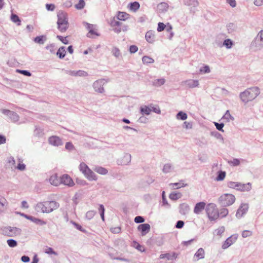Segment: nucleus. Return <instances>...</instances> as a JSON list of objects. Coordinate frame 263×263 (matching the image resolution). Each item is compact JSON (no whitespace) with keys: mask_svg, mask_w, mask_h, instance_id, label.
Instances as JSON below:
<instances>
[{"mask_svg":"<svg viewBox=\"0 0 263 263\" xmlns=\"http://www.w3.org/2000/svg\"><path fill=\"white\" fill-rule=\"evenodd\" d=\"M59 207V204L54 201H46L39 202L36 204L37 211L43 213H50Z\"/></svg>","mask_w":263,"mask_h":263,"instance_id":"obj_1","label":"nucleus"},{"mask_svg":"<svg viewBox=\"0 0 263 263\" xmlns=\"http://www.w3.org/2000/svg\"><path fill=\"white\" fill-rule=\"evenodd\" d=\"M259 93L257 87H252L246 90L240 94V97L242 102L245 103L254 100Z\"/></svg>","mask_w":263,"mask_h":263,"instance_id":"obj_2","label":"nucleus"},{"mask_svg":"<svg viewBox=\"0 0 263 263\" xmlns=\"http://www.w3.org/2000/svg\"><path fill=\"white\" fill-rule=\"evenodd\" d=\"M57 25L60 32H64L67 30L69 23L67 15L66 13L60 12L58 14Z\"/></svg>","mask_w":263,"mask_h":263,"instance_id":"obj_3","label":"nucleus"},{"mask_svg":"<svg viewBox=\"0 0 263 263\" xmlns=\"http://www.w3.org/2000/svg\"><path fill=\"white\" fill-rule=\"evenodd\" d=\"M79 169L88 180L96 181L97 180V176L85 163H80Z\"/></svg>","mask_w":263,"mask_h":263,"instance_id":"obj_4","label":"nucleus"},{"mask_svg":"<svg viewBox=\"0 0 263 263\" xmlns=\"http://www.w3.org/2000/svg\"><path fill=\"white\" fill-rule=\"evenodd\" d=\"M206 212L211 221L215 220L219 217V212L215 204H208L206 207Z\"/></svg>","mask_w":263,"mask_h":263,"instance_id":"obj_5","label":"nucleus"},{"mask_svg":"<svg viewBox=\"0 0 263 263\" xmlns=\"http://www.w3.org/2000/svg\"><path fill=\"white\" fill-rule=\"evenodd\" d=\"M220 203L224 206H229L232 204L235 200V196L231 194L222 195L219 199Z\"/></svg>","mask_w":263,"mask_h":263,"instance_id":"obj_6","label":"nucleus"},{"mask_svg":"<svg viewBox=\"0 0 263 263\" xmlns=\"http://www.w3.org/2000/svg\"><path fill=\"white\" fill-rule=\"evenodd\" d=\"M61 184L68 186H73L74 185V181L67 174H64L61 176Z\"/></svg>","mask_w":263,"mask_h":263,"instance_id":"obj_7","label":"nucleus"},{"mask_svg":"<svg viewBox=\"0 0 263 263\" xmlns=\"http://www.w3.org/2000/svg\"><path fill=\"white\" fill-rule=\"evenodd\" d=\"M85 26L88 30V33L87 35L88 37L93 38L99 35V34L97 32V30L94 25L86 23Z\"/></svg>","mask_w":263,"mask_h":263,"instance_id":"obj_8","label":"nucleus"},{"mask_svg":"<svg viewBox=\"0 0 263 263\" xmlns=\"http://www.w3.org/2000/svg\"><path fill=\"white\" fill-rule=\"evenodd\" d=\"M237 239V236L236 235H233L229 237L223 243L222 245V248L226 249L230 247L231 245L233 244Z\"/></svg>","mask_w":263,"mask_h":263,"instance_id":"obj_9","label":"nucleus"},{"mask_svg":"<svg viewBox=\"0 0 263 263\" xmlns=\"http://www.w3.org/2000/svg\"><path fill=\"white\" fill-rule=\"evenodd\" d=\"M49 143L53 146H58L62 144L61 139L58 136H53L49 138Z\"/></svg>","mask_w":263,"mask_h":263,"instance_id":"obj_10","label":"nucleus"},{"mask_svg":"<svg viewBox=\"0 0 263 263\" xmlns=\"http://www.w3.org/2000/svg\"><path fill=\"white\" fill-rule=\"evenodd\" d=\"M234 187L237 190L241 191H248L251 189V184L250 183L247 184H241L240 183H235Z\"/></svg>","mask_w":263,"mask_h":263,"instance_id":"obj_11","label":"nucleus"},{"mask_svg":"<svg viewBox=\"0 0 263 263\" xmlns=\"http://www.w3.org/2000/svg\"><path fill=\"white\" fill-rule=\"evenodd\" d=\"M104 82L103 80L96 81L93 83V88L96 91L102 93L104 91L103 85Z\"/></svg>","mask_w":263,"mask_h":263,"instance_id":"obj_12","label":"nucleus"},{"mask_svg":"<svg viewBox=\"0 0 263 263\" xmlns=\"http://www.w3.org/2000/svg\"><path fill=\"white\" fill-rule=\"evenodd\" d=\"M151 227L148 223L140 224L138 227V230L141 232L142 235H145L150 230Z\"/></svg>","mask_w":263,"mask_h":263,"instance_id":"obj_13","label":"nucleus"},{"mask_svg":"<svg viewBox=\"0 0 263 263\" xmlns=\"http://www.w3.org/2000/svg\"><path fill=\"white\" fill-rule=\"evenodd\" d=\"M49 181L51 185L58 186L61 184V177H59L57 174H54L50 177Z\"/></svg>","mask_w":263,"mask_h":263,"instance_id":"obj_14","label":"nucleus"},{"mask_svg":"<svg viewBox=\"0 0 263 263\" xmlns=\"http://www.w3.org/2000/svg\"><path fill=\"white\" fill-rule=\"evenodd\" d=\"M2 112L4 115L8 116L9 118V119L13 122H15V121H16L15 119L16 118V115L14 112L10 111L9 110H7V109H3L2 110Z\"/></svg>","mask_w":263,"mask_h":263,"instance_id":"obj_15","label":"nucleus"},{"mask_svg":"<svg viewBox=\"0 0 263 263\" xmlns=\"http://www.w3.org/2000/svg\"><path fill=\"white\" fill-rule=\"evenodd\" d=\"M6 166L12 171H15L16 169V166L15 165V161L13 157H10L8 158Z\"/></svg>","mask_w":263,"mask_h":263,"instance_id":"obj_16","label":"nucleus"},{"mask_svg":"<svg viewBox=\"0 0 263 263\" xmlns=\"http://www.w3.org/2000/svg\"><path fill=\"white\" fill-rule=\"evenodd\" d=\"M145 39L149 43H153L155 41V32L149 30L146 33Z\"/></svg>","mask_w":263,"mask_h":263,"instance_id":"obj_17","label":"nucleus"},{"mask_svg":"<svg viewBox=\"0 0 263 263\" xmlns=\"http://www.w3.org/2000/svg\"><path fill=\"white\" fill-rule=\"evenodd\" d=\"M129 17L130 15L125 12L118 11L117 14V18L120 21H125L128 20Z\"/></svg>","mask_w":263,"mask_h":263,"instance_id":"obj_18","label":"nucleus"},{"mask_svg":"<svg viewBox=\"0 0 263 263\" xmlns=\"http://www.w3.org/2000/svg\"><path fill=\"white\" fill-rule=\"evenodd\" d=\"M205 205L206 204L204 202L197 203L194 209V213L197 214H199L205 208Z\"/></svg>","mask_w":263,"mask_h":263,"instance_id":"obj_19","label":"nucleus"},{"mask_svg":"<svg viewBox=\"0 0 263 263\" xmlns=\"http://www.w3.org/2000/svg\"><path fill=\"white\" fill-rule=\"evenodd\" d=\"M178 256V254L175 252H173L172 254L170 253H166L163 254H161L160 255V258L161 259H164V258H167V260H173L177 258Z\"/></svg>","mask_w":263,"mask_h":263,"instance_id":"obj_20","label":"nucleus"},{"mask_svg":"<svg viewBox=\"0 0 263 263\" xmlns=\"http://www.w3.org/2000/svg\"><path fill=\"white\" fill-rule=\"evenodd\" d=\"M205 252L202 248L199 249L195 254L194 258L195 260L203 259L204 257Z\"/></svg>","mask_w":263,"mask_h":263,"instance_id":"obj_21","label":"nucleus"},{"mask_svg":"<svg viewBox=\"0 0 263 263\" xmlns=\"http://www.w3.org/2000/svg\"><path fill=\"white\" fill-rule=\"evenodd\" d=\"M94 171L101 175H106L108 173V170L101 166H97L94 168Z\"/></svg>","mask_w":263,"mask_h":263,"instance_id":"obj_22","label":"nucleus"},{"mask_svg":"<svg viewBox=\"0 0 263 263\" xmlns=\"http://www.w3.org/2000/svg\"><path fill=\"white\" fill-rule=\"evenodd\" d=\"M247 207L246 205L241 206L238 210L236 213V216L237 217H240L242 216V215L246 213L247 210Z\"/></svg>","mask_w":263,"mask_h":263,"instance_id":"obj_23","label":"nucleus"},{"mask_svg":"<svg viewBox=\"0 0 263 263\" xmlns=\"http://www.w3.org/2000/svg\"><path fill=\"white\" fill-rule=\"evenodd\" d=\"M16 232V228H12L10 227H7L5 228V233L6 234L9 236H12L13 234H15Z\"/></svg>","mask_w":263,"mask_h":263,"instance_id":"obj_24","label":"nucleus"},{"mask_svg":"<svg viewBox=\"0 0 263 263\" xmlns=\"http://www.w3.org/2000/svg\"><path fill=\"white\" fill-rule=\"evenodd\" d=\"M66 54V50L64 47H60L57 52V55L59 58L62 59L64 58Z\"/></svg>","mask_w":263,"mask_h":263,"instance_id":"obj_25","label":"nucleus"},{"mask_svg":"<svg viewBox=\"0 0 263 263\" xmlns=\"http://www.w3.org/2000/svg\"><path fill=\"white\" fill-rule=\"evenodd\" d=\"M186 85L189 87H195L197 86L199 84L198 81V80H190L186 82Z\"/></svg>","mask_w":263,"mask_h":263,"instance_id":"obj_26","label":"nucleus"},{"mask_svg":"<svg viewBox=\"0 0 263 263\" xmlns=\"http://www.w3.org/2000/svg\"><path fill=\"white\" fill-rule=\"evenodd\" d=\"M140 5L139 3L135 2L129 4V9L136 11L139 9Z\"/></svg>","mask_w":263,"mask_h":263,"instance_id":"obj_27","label":"nucleus"},{"mask_svg":"<svg viewBox=\"0 0 263 263\" xmlns=\"http://www.w3.org/2000/svg\"><path fill=\"white\" fill-rule=\"evenodd\" d=\"M142 62L145 64H152L154 62V60L148 56H144L142 58Z\"/></svg>","mask_w":263,"mask_h":263,"instance_id":"obj_28","label":"nucleus"},{"mask_svg":"<svg viewBox=\"0 0 263 263\" xmlns=\"http://www.w3.org/2000/svg\"><path fill=\"white\" fill-rule=\"evenodd\" d=\"M7 208L6 200L3 199L0 200V213L4 212Z\"/></svg>","mask_w":263,"mask_h":263,"instance_id":"obj_29","label":"nucleus"},{"mask_svg":"<svg viewBox=\"0 0 263 263\" xmlns=\"http://www.w3.org/2000/svg\"><path fill=\"white\" fill-rule=\"evenodd\" d=\"M151 111L152 109L146 106L141 108V111L143 115L145 114L148 115L151 113Z\"/></svg>","mask_w":263,"mask_h":263,"instance_id":"obj_30","label":"nucleus"},{"mask_svg":"<svg viewBox=\"0 0 263 263\" xmlns=\"http://www.w3.org/2000/svg\"><path fill=\"white\" fill-rule=\"evenodd\" d=\"M45 40V37L44 36H39L34 38V41L40 44H43L44 41Z\"/></svg>","mask_w":263,"mask_h":263,"instance_id":"obj_31","label":"nucleus"},{"mask_svg":"<svg viewBox=\"0 0 263 263\" xmlns=\"http://www.w3.org/2000/svg\"><path fill=\"white\" fill-rule=\"evenodd\" d=\"M133 246L141 252H144L145 250L144 247L140 245L139 243H138L136 241L133 242Z\"/></svg>","mask_w":263,"mask_h":263,"instance_id":"obj_32","label":"nucleus"},{"mask_svg":"<svg viewBox=\"0 0 263 263\" xmlns=\"http://www.w3.org/2000/svg\"><path fill=\"white\" fill-rule=\"evenodd\" d=\"M85 3L84 0H80L79 3L75 5V8L77 9L81 10L85 6Z\"/></svg>","mask_w":263,"mask_h":263,"instance_id":"obj_33","label":"nucleus"},{"mask_svg":"<svg viewBox=\"0 0 263 263\" xmlns=\"http://www.w3.org/2000/svg\"><path fill=\"white\" fill-rule=\"evenodd\" d=\"M184 4L188 6H196L198 5V2L196 0H184Z\"/></svg>","mask_w":263,"mask_h":263,"instance_id":"obj_34","label":"nucleus"},{"mask_svg":"<svg viewBox=\"0 0 263 263\" xmlns=\"http://www.w3.org/2000/svg\"><path fill=\"white\" fill-rule=\"evenodd\" d=\"M170 185L173 189H179L181 187L184 186L185 185L182 182L171 183Z\"/></svg>","mask_w":263,"mask_h":263,"instance_id":"obj_35","label":"nucleus"},{"mask_svg":"<svg viewBox=\"0 0 263 263\" xmlns=\"http://www.w3.org/2000/svg\"><path fill=\"white\" fill-rule=\"evenodd\" d=\"M228 210L226 208L221 209L219 212V216L221 217H224L228 214Z\"/></svg>","mask_w":263,"mask_h":263,"instance_id":"obj_36","label":"nucleus"},{"mask_svg":"<svg viewBox=\"0 0 263 263\" xmlns=\"http://www.w3.org/2000/svg\"><path fill=\"white\" fill-rule=\"evenodd\" d=\"M44 252L48 254L57 255V253L54 252L53 249L50 247H46L44 249Z\"/></svg>","mask_w":263,"mask_h":263,"instance_id":"obj_37","label":"nucleus"},{"mask_svg":"<svg viewBox=\"0 0 263 263\" xmlns=\"http://www.w3.org/2000/svg\"><path fill=\"white\" fill-rule=\"evenodd\" d=\"M99 211L100 213V215L103 221H104V211L105 209L102 204H100L99 208Z\"/></svg>","mask_w":263,"mask_h":263,"instance_id":"obj_38","label":"nucleus"},{"mask_svg":"<svg viewBox=\"0 0 263 263\" xmlns=\"http://www.w3.org/2000/svg\"><path fill=\"white\" fill-rule=\"evenodd\" d=\"M177 119H180L181 120H184L187 118V115L184 112L180 111L178 113L177 115Z\"/></svg>","mask_w":263,"mask_h":263,"instance_id":"obj_39","label":"nucleus"},{"mask_svg":"<svg viewBox=\"0 0 263 263\" xmlns=\"http://www.w3.org/2000/svg\"><path fill=\"white\" fill-rule=\"evenodd\" d=\"M165 83V80L164 79H160L155 80L154 82V85L156 86H159L163 85Z\"/></svg>","mask_w":263,"mask_h":263,"instance_id":"obj_40","label":"nucleus"},{"mask_svg":"<svg viewBox=\"0 0 263 263\" xmlns=\"http://www.w3.org/2000/svg\"><path fill=\"white\" fill-rule=\"evenodd\" d=\"M180 197H181V194L179 193H172L170 195V199H171L172 200H177V199H179Z\"/></svg>","mask_w":263,"mask_h":263,"instance_id":"obj_41","label":"nucleus"},{"mask_svg":"<svg viewBox=\"0 0 263 263\" xmlns=\"http://www.w3.org/2000/svg\"><path fill=\"white\" fill-rule=\"evenodd\" d=\"M96 212L94 211H89L86 214V217L87 219L90 220L92 219L95 215Z\"/></svg>","mask_w":263,"mask_h":263,"instance_id":"obj_42","label":"nucleus"},{"mask_svg":"<svg viewBox=\"0 0 263 263\" xmlns=\"http://www.w3.org/2000/svg\"><path fill=\"white\" fill-rule=\"evenodd\" d=\"M57 38H58L60 41H61L64 44H68L67 36L63 37L61 35H57Z\"/></svg>","mask_w":263,"mask_h":263,"instance_id":"obj_43","label":"nucleus"},{"mask_svg":"<svg viewBox=\"0 0 263 263\" xmlns=\"http://www.w3.org/2000/svg\"><path fill=\"white\" fill-rule=\"evenodd\" d=\"M226 177V173L224 172H219L216 180L218 181L222 180Z\"/></svg>","mask_w":263,"mask_h":263,"instance_id":"obj_44","label":"nucleus"},{"mask_svg":"<svg viewBox=\"0 0 263 263\" xmlns=\"http://www.w3.org/2000/svg\"><path fill=\"white\" fill-rule=\"evenodd\" d=\"M166 25L163 23H159L158 24L157 31L158 32H161L164 30Z\"/></svg>","mask_w":263,"mask_h":263,"instance_id":"obj_45","label":"nucleus"},{"mask_svg":"<svg viewBox=\"0 0 263 263\" xmlns=\"http://www.w3.org/2000/svg\"><path fill=\"white\" fill-rule=\"evenodd\" d=\"M112 53L116 57H119L121 55L120 50L116 47L112 49Z\"/></svg>","mask_w":263,"mask_h":263,"instance_id":"obj_46","label":"nucleus"},{"mask_svg":"<svg viewBox=\"0 0 263 263\" xmlns=\"http://www.w3.org/2000/svg\"><path fill=\"white\" fill-rule=\"evenodd\" d=\"M7 243L8 246L10 247H14L16 246V241L14 239H8L7 240Z\"/></svg>","mask_w":263,"mask_h":263,"instance_id":"obj_47","label":"nucleus"},{"mask_svg":"<svg viewBox=\"0 0 263 263\" xmlns=\"http://www.w3.org/2000/svg\"><path fill=\"white\" fill-rule=\"evenodd\" d=\"M223 118L226 119L228 120H233L234 118L231 116L230 112L229 110H227L224 115L223 116Z\"/></svg>","mask_w":263,"mask_h":263,"instance_id":"obj_48","label":"nucleus"},{"mask_svg":"<svg viewBox=\"0 0 263 263\" xmlns=\"http://www.w3.org/2000/svg\"><path fill=\"white\" fill-rule=\"evenodd\" d=\"M232 42L230 39L226 40L223 43V45L226 46L227 48H230L232 47Z\"/></svg>","mask_w":263,"mask_h":263,"instance_id":"obj_49","label":"nucleus"},{"mask_svg":"<svg viewBox=\"0 0 263 263\" xmlns=\"http://www.w3.org/2000/svg\"><path fill=\"white\" fill-rule=\"evenodd\" d=\"M252 234V232L249 230H245L242 233V236L244 238L249 237L251 236Z\"/></svg>","mask_w":263,"mask_h":263,"instance_id":"obj_50","label":"nucleus"},{"mask_svg":"<svg viewBox=\"0 0 263 263\" xmlns=\"http://www.w3.org/2000/svg\"><path fill=\"white\" fill-rule=\"evenodd\" d=\"M121 229L120 227H114L110 229V231L114 234H118L121 232Z\"/></svg>","mask_w":263,"mask_h":263,"instance_id":"obj_51","label":"nucleus"},{"mask_svg":"<svg viewBox=\"0 0 263 263\" xmlns=\"http://www.w3.org/2000/svg\"><path fill=\"white\" fill-rule=\"evenodd\" d=\"M72 223V224L75 227V228L80 230V231L81 232H85V230L84 229H83L82 227V226L81 225H80L79 224L75 222H71Z\"/></svg>","mask_w":263,"mask_h":263,"instance_id":"obj_52","label":"nucleus"},{"mask_svg":"<svg viewBox=\"0 0 263 263\" xmlns=\"http://www.w3.org/2000/svg\"><path fill=\"white\" fill-rule=\"evenodd\" d=\"M229 163L233 166H237L240 164V161L237 159H234L232 161H229Z\"/></svg>","mask_w":263,"mask_h":263,"instance_id":"obj_53","label":"nucleus"},{"mask_svg":"<svg viewBox=\"0 0 263 263\" xmlns=\"http://www.w3.org/2000/svg\"><path fill=\"white\" fill-rule=\"evenodd\" d=\"M171 168L172 167L170 164H166L164 166L163 171L165 173H168L171 171Z\"/></svg>","mask_w":263,"mask_h":263,"instance_id":"obj_54","label":"nucleus"},{"mask_svg":"<svg viewBox=\"0 0 263 263\" xmlns=\"http://www.w3.org/2000/svg\"><path fill=\"white\" fill-rule=\"evenodd\" d=\"M167 7H168L167 4L165 3H160V4H159L158 5V8L159 9H162V10L164 9V10H166V9L167 8Z\"/></svg>","mask_w":263,"mask_h":263,"instance_id":"obj_55","label":"nucleus"},{"mask_svg":"<svg viewBox=\"0 0 263 263\" xmlns=\"http://www.w3.org/2000/svg\"><path fill=\"white\" fill-rule=\"evenodd\" d=\"M134 221L136 223H142L144 221V219L141 216H137L135 218Z\"/></svg>","mask_w":263,"mask_h":263,"instance_id":"obj_56","label":"nucleus"},{"mask_svg":"<svg viewBox=\"0 0 263 263\" xmlns=\"http://www.w3.org/2000/svg\"><path fill=\"white\" fill-rule=\"evenodd\" d=\"M200 71L202 73H209L210 72V69L208 66L206 65L204 66L203 68H201Z\"/></svg>","mask_w":263,"mask_h":263,"instance_id":"obj_57","label":"nucleus"},{"mask_svg":"<svg viewBox=\"0 0 263 263\" xmlns=\"http://www.w3.org/2000/svg\"><path fill=\"white\" fill-rule=\"evenodd\" d=\"M46 8L48 11H53L55 9V6L54 4H47L46 5Z\"/></svg>","mask_w":263,"mask_h":263,"instance_id":"obj_58","label":"nucleus"},{"mask_svg":"<svg viewBox=\"0 0 263 263\" xmlns=\"http://www.w3.org/2000/svg\"><path fill=\"white\" fill-rule=\"evenodd\" d=\"M138 47L136 45H132L129 47V51L131 53H135L138 51Z\"/></svg>","mask_w":263,"mask_h":263,"instance_id":"obj_59","label":"nucleus"},{"mask_svg":"<svg viewBox=\"0 0 263 263\" xmlns=\"http://www.w3.org/2000/svg\"><path fill=\"white\" fill-rule=\"evenodd\" d=\"M110 24L113 27L119 26L121 25V23L119 21H116L115 18H114V20L111 22Z\"/></svg>","mask_w":263,"mask_h":263,"instance_id":"obj_60","label":"nucleus"},{"mask_svg":"<svg viewBox=\"0 0 263 263\" xmlns=\"http://www.w3.org/2000/svg\"><path fill=\"white\" fill-rule=\"evenodd\" d=\"M184 224V223L183 221L179 220L177 222L176 228L178 229H181L183 227Z\"/></svg>","mask_w":263,"mask_h":263,"instance_id":"obj_61","label":"nucleus"},{"mask_svg":"<svg viewBox=\"0 0 263 263\" xmlns=\"http://www.w3.org/2000/svg\"><path fill=\"white\" fill-rule=\"evenodd\" d=\"M227 2L232 7H235L236 6V2L235 0H226Z\"/></svg>","mask_w":263,"mask_h":263,"instance_id":"obj_62","label":"nucleus"},{"mask_svg":"<svg viewBox=\"0 0 263 263\" xmlns=\"http://www.w3.org/2000/svg\"><path fill=\"white\" fill-rule=\"evenodd\" d=\"M17 72L18 73H22L25 76H31V73L27 71V70H17Z\"/></svg>","mask_w":263,"mask_h":263,"instance_id":"obj_63","label":"nucleus"},{"mask_svg":"<svg viewBox=\"0 0 263 263\" xmlns=\"http://www.w3.org/2000/svg\"><path fill=\"white\" fill-rule=\"evenodd\" d=\"M215 125L216 127V128L219 130H221L222 128L224 126V124L222 123H215Z\"/></svg>","mask_w":263,"mask_h":263,"instance_id":"obj_64","label":"nucleus"}]
</instances>
